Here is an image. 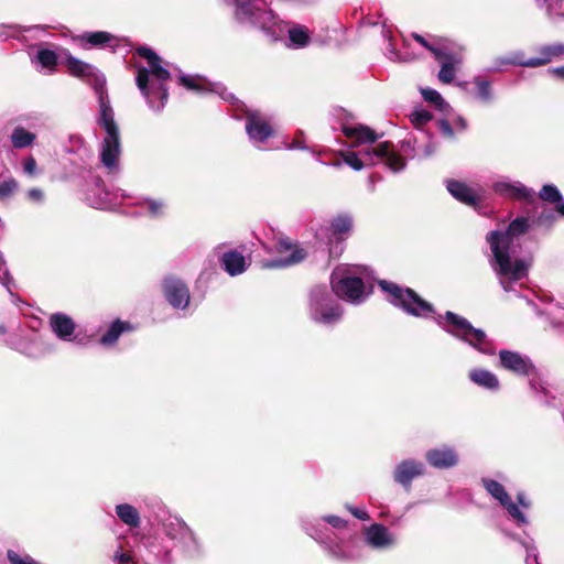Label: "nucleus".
<instances>
[{"label": "nucleus", "instance_id": "1", "mask_svg": "<svg viewBox=\"0 0 564 564\" xmlns=\"http://www.w3.org/2000/svg\"><path fill=\"white\" fill-rule=\"evenodd\" d=\"M379 285L382 291L390 295L389 301L394 306L401 307L405 313L415 317H431L443 330L467 343L479 352L485 355L495 354V348L485 332L475 328L467 318L451 311H447L444 315L435 314L433 305L409 288H402L386 280L380 281Z\"/></svg>", "mask_w": 564, "mask_h": 564}, {"label": "nucleus", "instance_id": "2", "mask_svg": "<svg viewBox=\"0 0 564 564\" xmlns=\"http://www.w3.org/2000/svg\"><path fill=\"white\" fill-rule=\"evenodd\" d=\"M530 227L529 218L517 217L505 231L492 230L486 237L491 251L489 264L505 292L518 293L528 276L531 261L518 257V250L520 237Z\"/></svg>", "mask_w": 564, "mask_h": 564}, {"label": "nucleus", "instance_id": "3", "mask_svg": "<svg viewBox=\"0 0 564 564\" xmlns=\"http://www.w3.org/2000/svg\"><path fill=\"white\" fill-rule=\"evenodd\" d=\"M65 64L73 76L79 77L93 86L98 97L99 107L96 122L105 133L100 143L99 156L109 173H117L121 155V137L106 90V78L95 66L72 55L67 56Z\"/></svg>", "mask_w": 564, "mask_h": 564}, {"label": "nucleus", "instance_id": "4", "mask_svg": "<svg viewBox=\"0 0 564 564\" xmlns=\"http://www.w3.org/2000/svg\"><path fill=\"white\" fill-rule=\"evenodd\" d=\"M235 15L238 22L259 28L273 41L288 33L285 46L292 50L306 47L311 43V32L302 24H290L280 20L272 10L260 7L254 0H235Z\"/></svg>", "mask_w": 564, "mask_h": 564}, {"label": "nucleus", "instance_id": "5", "mask_svg": "<svg viewBox=\"0 0 564 564\" xmlns=\"http://www.w3.org/2000/svg\"><path fill=\"white\" fill-rule=\"evenodd\" d=\"M303 528L336 560L349 561L361 555L359 540L348 528L347 521L340 517L326 516L322 519L305 521Z\"/></svg>", "mask_w": 564, "mask_h": 564}, {"label": "nucleus", "instance_id": "6", "mask_svg": "<svg viewBox=\"0 0 564 564\" xmlns=\"http://www.w3.org/2000/svg\"><path fill=\"white\" fill-rule=\"evenodd\" d=\"M137 54L144 58L148 66H140L137 70L135 83L148 106L154 111H161L169 99L166 83L171 78L163 59L151 48L140 46Z\"/></svg>", "mask_w": 564, "mask_h": 564}, {"label": "nucleus", "instance_id": "7", "mask_svg": "<svg viewBox=\"0 0 564 564\" xmlns=\"http://www.w3.org/2000/svg\"><path fill=\"white\" fill-rule=\"evenodd\" d=\"M344 162L355 171H360L364 167L372 166L383 163L392 172H400L404 170V162L393 151V144L384 141L377 145H367L357 152H347L344 155Z\"/></svg>", "mask_w": 564, "mask_h": 564}, {"label": "nucleus", "instance_id": "8", "mask_svg": "<svg viewBox=\"0 0 564 564\" xmlns=\"http://www.w3.org/2000/svg\"><path fill=\"white\" fill-rule=\"evenodd\" d=\"M332 291L351 304L362 303L369 295L357 268L337 267L330 276Z\"/></svg>", "mask_w": 564, "mask_h": 564}, {"label": "nucleus", "instance_id": "9", "mask_svg": "<svg viewBox=\"0 0 564 564\" xmlns=\"http://www.w3.org/2000/svg\"><path fill=\"white\" fill-rule=\"evenodd\" d=\"M308 313L315 323L330 326L340 321L343 310L327 286L316 285L308 294Z\"/></svg>", "mask_w": 564, "mask_h": 564}, {"label": "nucleus", "instance_id": "10", "mask_svg": "<svg viewBox=\"0 0 564 564\" xmlns=\"http://www.w3.org/2000/svg\"><path fill=\"white\" fill-rule=\"evenodd\" d=\"M352 217L349 214L334 216L327 225L316 230V238L326 240L329 246V256L339 257L343 252L341 243L348 238L352 229Z\"/></svg>", "mask_w": 564, "mask_h": 564}, {"label": "nucleus", "instance_id": "11", "mask_svg": "<svg viewBox=\"0 0 564 564\" xmlns=\"http://www.w3.org/2000/svg\"><path fill=\"white\" fill-rule=\"evenodd\" d=\"M437 150V143L426 131H420L410 134L401 141L400 150L393 151L400 155L405 163L406 159H426L432 156Z\"/></svg>", "mask_w": 564, "mask_h": 564}, {"label": "nucleus", "instance_id": "12", "mask_svg": "<svg viewBox=\"0 0 564 564\" xmlns=\"http://www.w3.org/2000/svg\"><path fill=\"white\" fill-rule=\"evenodd\" d=\"M163 532L171 540L176 541L189 556L199 553L200 545L189 527L177 517L170 516L163 521Z\"/></svg>", "mask_w": 564, "mask_h": 564}, {"label": "nucleus", "instance_id": "13", "mask_svg": "<svg viewBox=\"0 0 564 564\" xmlns=\"http://www.w3.org/2000/svg\"><path fill=\"white\" fill-rule=\"evenodd\" d=\"M539 56L523 58L522 54H516L511 58L502 59V64H510L523 67H540L553 61L564 58V44L552 43L538 48Z\"/></svg>", "mask_w": 564, "mask_h": 564}, {"label": "nucleus", "instance_id": "14", "mask_svg": "<svg viewBox=\"0 0 564 564\" xmlns=\"http://www.w3.org/2000/svg\"><path fill=\"white\" fill-rule=\"evenodd\" d=\"M162 292L166 302L175 310H185L189 305L191 293L187 284L180 278L167 275L162 281Z\"/></svg>", "mask_w": 564, "mask_h": 564}, {"label": "nucleus", "instance_id": "15", "mask_svg": "<svg viewBox=\"0 0 564 564\" xmlns=\"http://www.w3.org/2000/svg\"><path fill=\"white\" fill-rule=\"evenodd\" d=\"M180 84L189 90L198 94L214 93L217 94L225 101L234 104L235 96L227 90V88L219 83H210L205 77L199 75H181L178 77Z\"/></svg>", "mask_w": 564, "mask_h": 564}, {"label": "nucleus", "instance_id": "16", "mask_svg": "<svg viewBox=\"0 0 564 564\" xmlns=\"http://www.w3.org/2000/svg\"><path fill=\"white\" fill-rule=\"evenodd\" d=\"M482 485L491 497L498 500L499 503L506 508L509 516L518 523V525H525L529 523L525 514L514 502H512L510 496L500 482L494 479L484 478Z\"/></svg>", "mask_w": 564, "mask_h": 564}, {"label": "nucleus", "instance_id": "17", "mask_svg": "<svg viewBox=\"0 0 564 564\" xmlns=\"http://www.w3.org/2000/svg\"><path fill=\"white\" fill-rule=\"evenodd\" d=\"M276 250L280 254L289 253V256H281L274 260L264 261L262 263V268L264 269H278V268H286L290 265H294L303 261L307 252L305 249L301 248L297 245H293L288 239H280L276 243Z\"/></svg>", "mask_w": 564, "mask_h": 564}, {"label": "nucleus", "instance_id": "18", "mask_svg": "<svg viewBox=\"0 0 564 564\" xmlns=\"http://www.w3.org/2000/svg\"><path fill=\"white\" fill-rule=\"evenodd\" d=\"M246 131L252 144L259 150H263V143L273 135L272 127L257 111L247 112Z\"/></svg>", "mask_w": 564, "mask_h": 564}, {"label": "nucleus", "instance_id": "19", "mask_svg": "<svg viewBox=\"0 0 564 564\" xmlns=\"http://www.w3.org/2000/svg\"><path fill=\"white\" fill-rule=\"evenodd\" d=\"M425 465L416 459L409 458L401 460L393 470V479L406 490L411 488L413 479L423 476Z\"/></svg>", "mask_w": 564, "mask_h": 564}, {"label": "nucleus", "instance_id": "20", "mask_svg": "<svg viewBox=\"0 0 564 564\" xmlns=\"http://www.w3.org/2000/svg\"><path fill=\"white\" fill-rule=\"evenodd\" d=\"M365 542L376 550H388L397 544V535L386 525L373 523L365 530Z\"/></svg>", "mask_w": 564, "mask_h": 564}, {"label": "nucleus", "instance_id": "21", "mask_svg": "<svg viewBox=\"0 0 564 564\" xmlns=\"http://www.w3.org/2000/svg\"><path fill=\"white\" fill-rule=\"evenodd\" d=\"M499 358L502 368L518 376H531L534 372L530 358L519 352L502 349L499 351Z\"/></svg>", "mask_w": 564, "mask_h": 564}, {"label": "nucleus", "instance_id": "22", "mask_svg": "<svg viewBox=\"0 0 564 564\" xmlns=\"http://www.w3.org/2000/svg\"><path fill=\"white\" fill-rule=\"evenodd\" d=\"M494 191L508 198L532 202L534 199V191L527 187L519 181L500 180L494 183Z\"/></svg>", "mask_w": 564, "mask_h": 564}, {"label": "nucleus", "instance_id": "23", "mask_svg": "<svg viewBox=\"0 0 564 564\" xmlns=\"http://www.w3.org/2000/svg\"><path fill=\"white\" fill-rule=\"evenodd\" d=\"M50 326L59 339L84 345L83 339H79L78 336L75 335L76 324L70 316L64 313L52 314L50 316Z\"/></svg>", "mask_w": 564, "mask_h": 564}, {"label": "nucleus", "instance_id": "24", "mask_svg": "<svg viewBox=\"0 0 564 564\" xmlns=\"http://www.w3.org/2000/svg\"><path fill=\"white\" fill-rule=\"evenodd\" d=\"M434 57L441 62L442 66L438 73V79L444 84L454 80L456 69L455 66L460 63V58L444 47H431Z\"/></svg>", "mask_w": 564, "mask_h": 564}, {"label": "nucleus", "instance_id": "25", "mask_svg": "<svg viewBox=\"0 0 564 564\" xmlns=\"http://www.w3.org/2000/svg\"><path fill=\"white\" fill-rule=\"evenodd\" d=\"M425 459L434 468L448 469L457 465L458 455L454 448L444 445L429 449Z\"/></svg>", "mask_w": 564, "mask_h": 564}, {"label": "nucleus", "instance_id": "26", "mask_svg": "<svg viewBox=\"0 0 564 564\" xmlns=\"http://www.w3.org/2000/svg\"><path fill=\"white\" fill-rule=\"evenodd\" d=\"M80 45L85 48L90 47H116L118 37L106 31L85 32L78 36Z\"/></svg>", "mask_w": 564, "mask_h": 564}, {"label": "nucleus", "instance_id": "27", "mask_svg": "<svg viewBox=\"0 0 564 564\" xmlns=\"http://www.w3.org/2000/svg\"><path fill=\"white\" fill-rule=\"evenodd\" d=\"M343 132L345 137L351 140L352 147L367 143L373 144L379 139V135L373 130L364 124L343 126Z\"/></svg>", "mask_w": 564, "mask_h": 564}, {"label": "nucleus", "instance_id": "28", "mask_svg": "<svg viewBox=\"0 0 564 564\" xmlns=\"http://www.w3.org/2000/svg\"><path fill=\"white\" fill-rule=\"evenodd\" d=\"M446 187L453 197L468 206L475 207L480 199L479 195L466 183L448 180Z\"/></svg>", "mask_w": 564, "mask_h": 564}, {"label": "nucleus", "instance_id": "29", "mask_svg": "<svg viewBox=\"0 0 564 564\" xmlns=\"http://www.w3.org/2000/svg\"><path fill=\"white\" fill-rule=\"evenodd\" d=\"M87 199L94 208L108 209L117 204V194L106 189L102 181H98Z\"/></svg>", "mask_w": 564, "mask_h": 564}, {"label": "nucleus", "instance_id": "30", "mask_svg": "<svg viewBox=\"0 0 564 564\" xmlns=\"http://www.w3.org/2000/svg\"><path fill=\"white\" fill-rule=\"evenodd\" d=\"M469 380L476 386L490 391H497L500 387L498 377L482 368H474L468 373Z\"/></svg>", "mask_w": 564, "mask_h": 564}, {"label": "nucleus", "instance_id": "31", "mask_svg": "<svg viewBox=\"0 0 564 564\" xmlns=\"http://www.w3.org/2000/svg\"><path fill=\"white\" fill-rule=\"evenodd\" d=\"M224 270L231 276L241 274L248 268L246 258L238 251H228L220 259Z\"/></svg>", "mask_w": 564, "mask_h": 564}, {"label": "nucleus", "instance_id": "32", "mask_svg": "<svg viewBox=\"0 0 564 564\" xmlns=\"http://www.w3.org/2000/svg\"><path fill=\"white\" fill-rule=\"evenodd\" d=\"M116 514L119 520L129 528H139L141 524V517L135 507L130 503H119L115 508Z\"/></svg>", "mask_w": 564, "mask_h": 564}, {"label": "nucleus", "instance_id": "33", "mask_svg": "<svg viewBox=\"0 0 564 564\" xmlns=\"http://www.w3.org/2000/svg\"><path fill=\"white\" fill-rule=\"evenodd\" d=\"M130 329L131 326L129 323L117 319L109 326L107 332L101 336L100 344L104 346L113 345L122 333Z\"/></svg>", "mask_w": 564, "mask_h": 564}, {"label": "nucleus", "instance_id": "34", "mask_svg": "<svg viewBox=\"0 0 564 564\" xmlns=\"http://www.w3.org/2000/svg\"><path fill=\"white\" fill-rule=\"evenodd\" d=\"M35 139V133L28 131L23 127H15L10 135L12 147L15 149H24L31 147Z\"/></svg>", "mask_w": 564, "mask_h": 564}, {"label": "nucleus", "instance_id": "35", "mask_svg": "<svg viewBox=\"0 0 564 564\" xmlns=\"http://www.w3.org/2000/svg\"><path fill=\"white\" fill-rule=\"evenodd\" d=\"M539 196L541 199H543L545 202L557 203L556 210L562 216H564V202L562 200V195L556 186L551 185V184L544 185L541 188Z\"/></svg>", "mask_w": 564, "mask_h": 564}, {"label": "nucleus", "instance_id": "36", "mask_svg": "<svg viewBox=\"0 0 564 564\" xmlns=\"http://www.w3.org/2000/svg\"><path fill=\"white\" fill-rule=\"evenodd\" d=\"M421 94L425 101L432 104L441 110L442 112H446L449 109V105L444 100L441 94L432 88H424L421 90Z\"/></svg>", "mask_w": 564, "mask_h": 564}, {"label": "nucleus", "instance_id": "37", "mask_svg": "<svg viewBox=\"0 0 564 564\" xmlns=\"http://www.w3.org/2000/svg\"><path fill=\"white\" fill-rule=\"evenodd\" d=\"M33 61L44 68L53 69L57 64V55L52 50L41 48L33 57Z\"/></svg>", "mask_w": 564, "mask_h": 564}, {"label": "nucleus", "instance_id": "38", "mask_svg": "<svg viewBox=\"0 0 564 564\" xmlns=\"http://www.w3.org/2000/svg\"><path fill=\"white\" fill-rule=\"evenodd\" d=\"M410 121L416 129V132L424 131L423 128L432 120V115L429 110L423 108L414 109L410 116Z\"/></svg>", "mask_w": 564, "mask_h": 564}, {"label": "nucleus", "instance_id": "39", "mask_svg": "<svg viewBox=\"0 0 564 564\" xmlns=\"http://www.w3.org/2000/svg\"><path fill=\"white\" fill-rule=\"evenodd\" d=\"M530 377V380H529V384H530V388L531 390L538 394L542 393L545 395V398H547L549 395V390L547 388L545 387L543 380L541 379V377L538 375L536 372V369L534 368V372L529 376ZM546 405H551V402L545 399L543 401Z\"/></svg>", "mask_w": 564, "mask_h": 564}, {"label": "nucleus", "instance_id": "40", "mask_svg": "<svg viewBox=\"0 0 564 564\" xmlns=\"http://www.w3.org/2000/svg\"><path fill=\"white\" fill-rule=\"evenodd\" d=\"M477 87L478 98L484 102H490L492 100V89L488 80L481 79L480 77L474 80Z\"/></svg>", "mask_w": 564, "mask_h": 564}, {"label": "nucleus", "instance_id": "41", "mask_svg": "<svg viewBox=\"0 0 564 564\" xmlns=\"http://www.w3.org/2000/svg\"><path fill=\"white\" fill-rule=\"evenodd\" d=\"M0 284H2L11 295H13L12 288L14 286V281L9 273L6 260H4L1 251H0Z\"/></svg>", "mask_w": 564, "mask_h": 564}, {"label": "nucleus", "instance_id": "42", "mask_svg": "<svg viewBox=\"0 0 564 564\" xmlns=\"http://www.w3.org/2000/svg\"><path fill=\"white\" fill-rule=\"evenodd\" d=\"M19 188L18 182L10 177L0 183V199H6L12 196Z\"/></svg>", "mask_w": 564, "mask_h": 564}, {"label": "nucleus", "instance_id": "43", "mask_svg": "<svg viewBox=\"0 0 564 564\" xmlns=\"http://www.w3.org/2000/svg\"><path fill=\"white\" fill-rule=\"evenodd\" d=\"M148 213L151 217L156 218L161 217L165 210V204L163 200L158 199H145L144 202Z\"/></svg>", "mask_w": 564, "mask_h": 564}, {"label": "nucleus", "instance_id": "44", "mask_svg": "<svg viewBox=\"0 0 564 564\" xmlns=\"http://www.w3.org/2000/svg\"><path fill=\"white\" fill-rule=\"evenodd\" d=\"M535 3L539 8L545 9L546 15L549 19H553L555 13L554 9L557 7L558 1L557 0H535Z\"/></svg>", "mask_w": 564, "mask_h": 564}, {"label": "nucleus", "instance_id": "45", "mask_svg": "<svg viewBox=\"0 0 564 564\" xmlns=\"http://www.w3.org/2000/svg\"><path fill=\"white\" fill-rule=\"evenodd\" d=\"M23 173L28 176H35L37 173V164L33 156H28L22 162Z\"/></svg>", "mask_w": 564, "mask_h": 564}, {"label": "nucleus", "instance_id": "46", "mask_svg": "<svg viewBox=\"0 0 564 564\" xmlns=\"http://www.w3.org/2000/svg\"><path fill=\"white\" fill-rule=\"evenodd\" d=\"M113 562L116 564H130L133 562V556L131 552H123L120 546L119 550L113 554Z\"/></svg>", "mask_w": 564, "mask_h": 564}, {"label": "nucleus", "instance_id": "47", "mask_svg": "<svg viewBox=\"0 0 564 564\" xmlns=\"http://www.w3.org/2000/svg\"><path fill=\"white\" fill-rule=\"evenodd\" d=\"M8 558L11 562V564H37L32 557L30 556H20L14 551H8Z\"/></svg>", "mask_w": 564, "mask_h": 564}, {"label": "nucleus", "instance_id": "48", "mask_svg": "<svg viewBox=\"0 0 564 564\" xmlns=\"http://www.w3.org/2000/svg\"><path fill=\"white\" fill-rule=\"evenodd\" d=\"M26 196L29 200L41 204L44 202V192L41 188H31L28 191Z\"/></svg>", "mask_w": 564, "mask_h": 564}, {"label": "nucleus", "instance_id": "49", "mask_svg": "<svg viewBox=\"0 0 564 564\" xmlns=\"http://www.w3.org/2000/svg\"><path fill=\"white\" fill-rule=\"evenodd\" d=\"M527 557L525 564H540L538 561V550L534 545L525 544Z\"/></svg>", "mask_w": 564, "mask_h": 564}, {"label": "nucleus", "instance_id": "50", "mask_svg": "<svg viewBox=\"0 0 564 564\" xmlns=\"http://www.w3.org/2000/svg\"><path fill=\"white\" fill-rule=\"evenodd\" d=\"M347 509L359 520L366 521L369 520V514L365 508H356L351 506H347Z\"/></svg>", "mask_w": 564, "mask_h": 564}, {"label": "nucleus", "instance_id": "51", "mask_svg": "<svg viewBox=\"0 0 564 564\" xmlns=\"http://www.w3.org/2000/svg\"><path fill=\"white\" fill-rule=\"evenodd\" d=\"M438 128L444 135L449 138L454 135L453 128L447 120H440Z\"/></svg>", "mask_w": 564, "mask_h": 564}, {"label": "nucleus", "instance_id": "52", "mask_svg": "<svg viewBox=\"0 0 564 564\" xmlns=\"http://www.w3.org/2000/svg\"><path fill=\"white\" fill-rule=\"evenodd\" d=\"M413 39L419 42L422 46L426 47L429 51L432 52V48L431 47H437L436 45L434 44H430L422 35L417 34V33H413Z\"/></svg>", "mask_w": 564, "mask_h": 564}, {"label": "nucleus", "instance_id": "53", "mask_svg": "<svg viewBox=\"0 0 564 564\" xmlns=\"http://www.w3.org/2000/svg\"><path fill=\"white\" fill-rule=\"evenodd\" d=\"M552 76L561 79V80H564V66H558V67H552V68H549L547 70Z\"/></svg>", "mask_w": 564, "mask_h": 564}, {"label": "nucleus", "instance_id": "54", "mask_svg": "<svg viewBox=\"0 0 564 564\" xmlns=\"http://www.w3.org/2000/svg\"><path fill=\"white\" fill-rule=\"evenodd\" d=\"M387 51L389 52V57L391 59H402L401 55L397 52V50L390 39H389V44H388Z\"/></svg>", "mask_w": 564, "mask_h": 564}, {"label": "nucleus", "instance_id": "55", "mask_svg": "<svg viewBox=\"0 0 564 564\" xmlns=\"http://www.w3.org/2000/svg\"><path fill=\"white\" fill-rule=\"evenodd\" d=\"M554 220H555V216H554V214H553V213H547V214L542 213V214L538 217V223H539L540 225H542V224H544V223H546V221H549V223H551V224H552Z\"/></svg>", "mask_w": 564, "mask_h": 564}, {"label": "nucleus", "instance_id": "56", "mask_svg": "<svg viewBox=\"0 0 564 564\" xmlns=\"http://www.w3.org/2000/svg\"><path fill=\"white\" fill-rule=\"evenodd\" d=\"M517 500L518 503L524 509H529L531 506L530 501L525 498V495L522 492L517 495Z\"/></svg>", "mask_w": 564, "mask_h": 564}, {"label": "nucleus", "instance_id": "57", "mask_svg": "<svg viewBox=\"0 0 564 564\" xmlns=\"http://www.w3.org/2000/svg\"><path fill=\"white\" fill-rule=\"evenodd\" d=\"M455 127L459 130H465L467 128V122L463 117H457V119L454 122Z\"/></svg>", "mask_w": 564, "mask_h": 564}, {"label": "nucleus", "instance_id": "58", "mask_svg": "<svg viewBox=\"0 0 564 564\" xmlns=\"http://www.w3.org/2000/svg\"><path fill=\"white\" fill-rule=\"evenodd\" d=\"M289 149H297V150H304L306 149L302 141L294 140L291 145H289Z\"/></svg>", "mask_w": 564, "mask_h": 564}, {"label": "nucleus", "instance_id": "59", "mask_svg": "<svg viewBox=\"0 0 564 564\" xmlns=\"http://www.w3.org/2000/svg\"><path fill=\"white\" fill-rule=\"evenodd\" d=\"M1 35H4L6 37L10 36L11 34L9 32L2 33Z\"/></svg>", "mask_w": 564, "mask_h": 564}]
</instances>
